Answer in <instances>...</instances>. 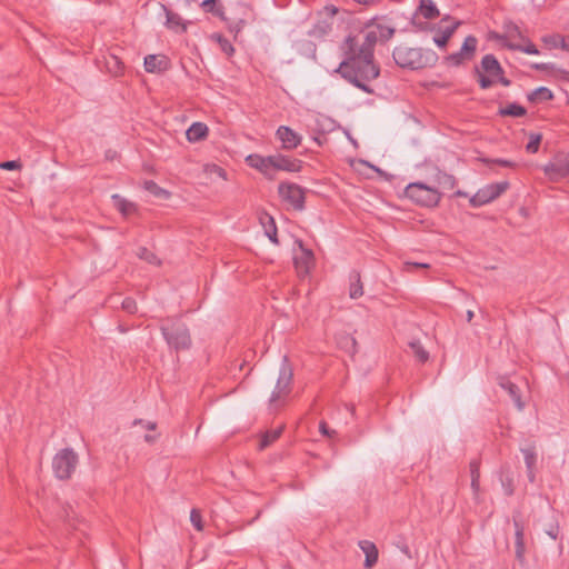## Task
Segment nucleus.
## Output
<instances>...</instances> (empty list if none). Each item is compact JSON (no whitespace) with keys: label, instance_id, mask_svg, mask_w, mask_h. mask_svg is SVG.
I'll return each mask as SVG.
<instances>
[{"label":"nucleus","instance_id":"nucleus-1","mask_svg":"<svg viewBox=\"0 0 569 569\" xmlns=\"http://www.w3.org/2000/svg\"><path fill=\"white\" fill-rule=\"evenodd\" d=\"M341 61L332 71H380L375 63V56L363 48L358 38L349 34L339 46Z\"/></svg>","mask_w":569,"mask_h":569},{"label":"nucleus","instance_id":"nucleus-2","mask_svg":"<svg viewBox=\"0 0 569 569\" xmlns=\"http://www.w3.org/2000/svg\"><path fill=\"white\" fill-rule=\"evenodd\" d=\"M392 57L396 63L405 69L412 71L431 68L437 61V56L433 51L427 50L426 52L417 48L398 47L393 50Z\"/></svg>","mask_w":569,"mask_h":569},{"label":"nucleus","instance_id":"nucleus-3","mask_svg":"<svg viewBox=\"0 0 569 569\" xmlns=\"http://www.w3.org/2000/svg\"><path fill=\"white\" fill-rule=\"evenodd\" d=\"M78 465V455L73 449L59 450L52 460V469L59 479H68L74 472Z\"/></svg>","mask_w":569,"mask_h":569},{"label":"nucleus","instance_id":"nucleus-4","mask_svg":"<svg viewBox=\"0 0 569 569\" xmlns=\"http://www.w3.org/2000/svg\"><path fill=\"white\" fill-rule=\"evenodd\" d=\"M406 196L412 201L427 207H436L441 199L437 189L419 182L410 183L406 188Z\"/></svg>","mask_w":569,"mask_h":569},{"label":"nucleus","instance_id":"nucleus-5","mask_svg":"<svg viewBox=\"0 0 569 569\" xmlns=\"http://www.w3.org/2000/svg\"><path fill=\"white\" fill-rule=\"evenodd\" d=\"M503 33L497 31H489L487 39L498 42L501 47L512 49L517 43L513 40H526L520 28L511 20L503 21Z\"/></svg>","mask_w":569,"mask_h":569},{"label":"nucleus","instance_id":"nucleus-6","mask_svg":"<svg viewBox=\"0 0 569 569\" xmlns=\"http://www.w3.org/2000/svg\"><path fill=\"white\" fill-rule=\"evenodd\" d=\"M508 188L509 183L507 181L487 184L470 198V204L477 208L490 203L505 193Z\"/></svg>","mask_w":569,"mask_h":569},{"label":"nucleus","instance_id":"nucleus-7","mask_svg":"<svg viewBox=\"0 0 569 569\" xmlns=\"http://www.w3.org/2000/svg\"><path fill=\"white\" fill-rule=\"evenodd\" d=\"M280 199L295 210H302L305 206V190L291 182H281L278 186Z\"/></svg>","mask_w":569,"mask_h":569},{"label":"nucleus","instance_id":"nucleus-8","mask_svg":"<svg viewBox=\"0 0 569 569\" xmlns=\"http://www.w3.org/2000/svg\"><path fill=\"white\" fill-rule=\"evenodd\" d=\"M542 170L548 179L553 182L569 179V153L556 154L549 163L543 166Z\"/></svg>","mask_w":569,"mask_h":569},{"label":"nucleus","instance_id":"nucleus-9","mask_svg":"<svg viewBox=\"0 0 569 569\" xmlns=\"http://www.w3.org/2000/svg\"><path fill=\"white\" fill-rule=\"evenodd\" d=\"M477 46L478 39L475 36H468L460 50L447 57L448 66L458 68L463 66L466 62L471 61L476 56Z\"/></svg>","mask_w":569,"mask_h":569},{"label":"nucleus","instance_id":"nucleus-10","mask_svg":"<svg viewBox=\"0 0 569 569\" xmlns=\"http://www.w3.org/2000/svg\"><path fill=\"white\" fill-rule=\"evenodd\" d=\"M295 268L299 277L305 278L310 274L315 267V257L311 250L305 248L301 242L293 253Z\"/></svg>","mask_w":569,"mask_h":569},{"label":"nucleus","instance_id":"nucleus-11","mask_svg":"<svg viewBox=\"0 0 569 569\" xmlns=\"http://www.w3.org/2000/svg\"><path fill=\"white\" fill-rule=\"evenodd\" d=\"M163 335L170 346L176 349H186L190 346V336L188 329L182 325H172L163 328Z\"/></svg>","mask_w":569,"mask_h":569},{"label":"nucleus","instance_id":"nucleus-12","mask_svg":"<svg viewBox=\"0 0 569 569\" xmlns=\"http://www.w3.org/2000/svg\"><path fill=\"white\" fill-rule=\"evenodd\" d=\"M246 163L259 171L268 179H273V154L272 156H261L259 153L248 154L244 159Z\"/></svg>","mask_w":569,"mask_h":569},{"label":"nucleus","instance_id":"nucleus-13","mask_svg":"<svg viewBox=\"0 0 569 569\" xmlns=\"http://www.w3.org/2000/svg\"><path fill=\"white\" fill-rule=\"evenodd\" d=\"M292 381V371L288 365L283 363L279 371L276 388L271 395L270 401L277 402L290 392Z\"/></svg>","mask_w":569,"mask_h":569},{"label":"nucleus","instance_id":"nucleus-14","mask_svg":"<svg viewBox=\"0 0 569 569\" xmlns=\"http://www.w3.org/2000/svg\"><path fill=\"white\" fill-rule=\"evenodd\" d=\"M461 24L460 20H453L450 16H445L440 21V27L433 38L439 48H445L455 31Z\"/></svg>","mask_w":569,"mask_h":569},{"label":"nucleus","instance_id":"nucleus-15","mask_svg":"<svg viewBox=\"0 0 569 569\" xmlns=\"http://www.w3.org/2000/svg\"><path fill=\"white\" fill-rule=\"evenodd\" d=\"M303 162L300 159L284 156L281 153L273 154V174L277 171H284L289 173L300 172Z\"/></svg>","mask_w":569,"mask_h":569},{"label":"nucleus","instance_id":"nucleus-16","mask_svg":"<svg viewBox=\"0 0 569 569\" xmlns=\"http://www.w3.org/2000/svg\"><path fill=\"white\" fill-rule=\"evenodd\" d=\"M379 73H343L345 79L365 92H375V82Z\"/></svg>","mask_w":569,"mask_h":569},{"label":"nucleus","instance_id":"nucleus-17","mask_svg":"<svg viewBox=\"0 0 569 569\" xmlns=\"http://www.w3.org/2000/svg\"><path fill=\"white\" fill-rule=\"evenodd\" d=\"M276 137L286 150L296 149L301 142V136L286 126H281L277 129Z\"/></svg>","mask_w":569,"mask_h":569},{"label":"nucleus","instance_id":"nucleus-18","mask_svg":"<svg viewBox=\"0 0 569 569\" xmlns=\"http://www.w3.org/2000/svg\"><path fill=\"white\" fill-rule=\"evenodd\" d=\"M133 426L139 428L138 432L143 433L146 442L152 445L158 441L160 433L157 430V423L149 420H134Z\"/></svg>","mask_w":569,"mask_h":569},{"label":"nucleus","instance_id":"nucleus-19","mask_svg":"<svg viewBox=\"0 0 569 569\" xmlns=\"http://www.w3.org/2000/svg\"><path fill=\"white\" fill-rule=\"evenodd\" d=\"M208 136L209 127L200 121L193 122L186 131V138L191 143L203 141Z\"/></svg>","mask_w":569,"mask_h":569},{"label":"nucleus","instance_id":"nucleus-20","mask_svg":"<svg viewBox=\"0 0 569 569\" xmlns=\"http://www.w3.org/2000/svg\"><path fill=\"white\" fill-rule=\"evenodd\" d=\"M169 58L163 54H149L144 58V71H167Z\"/></svg>","mask_w":569,"mask_h":569},{"label":"nucleus","instance_id":"nucleus-21","mask_svg":"<svg viewBox=\"0 0 569 569\" xmlns=\"http://www.w3.org/2000/svg\"><path fill=\"white\" fill-rule=\"evenodd\" d=\"M350 167L353 169L355 172H357L359 176L363 178H373L375 173L383 174V172L376 168L375 166H371L370 163L363 161V160H349Z\"/></svg>","mask_w":569,"mask_h":569},{"label":"nucleus","instance_id":"nucleus-22","mask_svg":"<svg viewBox=\"0 0 569 569\" xmlns=\"http://www.w3.org/2000/svg\"><path fill=\"white\" fill-rule=\"evenodd\" d=\"M163 10L166 11L167 21L166 26L168 29L173 30L176 32H186L188 22L183 21L182 18L178 14L172 12L171 10L167 9V7L162 6Z\"/></svg>","mask_w":569,"mask_h":569},{"label":"nucleus","instance_id":"nucleus-23","mask_svg":"<svg viewBox=\"0 0 569 569\" xmlns=\"http://www.w3.org/2000/svg\"><path fill=\"white\" fill-rule=\"evenodd\" d=\"M332 31V21L328 19L318 20L308 34L316 39H323Z\"/></svg>","mask_w":569,"mask_h":569},{"label":"nucleus","instance_id":"nucleus-24","mask_svg":"<svg viewBox=\"0 0 569 569\" xmlns=\"http://www.w3.org/2000/svg\"><path fill=\"white\" fill-rule=\"evenodd\" d=\"M259 221L264 230L266 236L272 241V243L278 244L277 227L273 218L268 213L263 212L260 214Z\"/></svg>","mask_w":569,"mask_h":569},{"label":"nucleus","instance_id":"nucleus-25","mask_svg":"<svg viewBox=\"0 0 569 569\" xmlns=\"http://www.w3.org/2000/svg\"><path fill=\"white\" fill-rule=\"evenodd\" d=\"M359 547L366 556L365 567L372 568L378 560V550L376 546L372 542L365 540L359 542Z\"/></svg>","mask_w":569,"mask_h":569},{"label":"nucleus","instance_id":"nucleus-26","mask_svg":"<svg viewBox=\"0 0 569 569\" xmlns=\"http://www.w3.org/2000/svg\"><path fill=\"white\" fill-rule=\"evenodd\" d=\"M418 12L427 20H433L440 16L439 9L432 0H420Z\"/></svg>","mask_w":569,"mask_h":569},{"label":"nucleus","instance_id":"nucleus-27","mask_svg":"<svg viewBox=\"0 0 569 569\" xmlns=\"http://www.w3.org/2000/svg\"><path fill=\"white\" fill-rule=\"evenodd\" d=\"M516 527V557L518 560L522 561L526 553V545H525V532L523 527L519 525V522L515 521Z\"/></svg>","mask_w":569,"mask_h":569},{"label":"nucleus","instance_id":"nucleus-28","mask_svg":"<svg viewBox=\"0 0 569 569\" xmlns=\"http://www.w3.org/2000/svg\"><path fill=\"white\" fill-rule=\"evenodd\" d=\"M522 453H523L525 462H526V466L528 469L529 480L533 481L535 480L533 469H535L536 461H537V455H536L535 448H532V447L525 448V449H522Z\"/></svg>","mask_w":569,"mask_h":569},{"label":"nucleus","instance_id":"nucleus-29","mask_svg":"<svg viewBox=\"0 0 569 569\" xmlns=\"http://www.w3.org/2000/svg\"><path fill=\"white\" fill-rule=\"evenodd\" d=\"M203 173L207 179L214 181L217 179L227 180L226 171L217 164L208 163L203 166Z\"/></svg>","mask_w":569,"mask_h":569},{"label":"nucleus","instance_id":"nucleus-30","mask_svg":"<svg viewBox=\"0 0 569 569\" xmlns=\"http://www.w3.org/2000/svg\"><path fill=\"white\" fill-rule=\"evenodd\" d=\"M113 206L123 214L130 216L136 211V206L118 194L112 196Z\"/></svg>","mask_w":569,"mask_h":569},{"label":"nucleus","instance_id":"nucleus-31","mask_svg":"<svg viewBox=\"0 0 569 569\" xmlns=\"http://www.w3.org/2000/svg\"><path fill=\"white\" fill-rule=\"evenodd\" d=\"M217 2L218 0H203L200 6L204 12L212 13L213 16L226 20L223 7L217 4Z\"/></svg>","mask_w":569,"mask_h":569},{"label":"nucleus","instance_id":"nucleus-32","mask_svg":"<svg viewBox=\"0 0 569 569\" xmlns=\"http://www.w3.org/2000/svg\"><path fill=\"white\" fill-rule=\"evenodd\" d=\"M282 429V427H279L274 430L267 431L260 439L259 448L266 449L280 437Z\"/></svg>","mask_w":569,"mask_h":569},{"label":"nucleus","instance_id":"nucleus-33","mask_svg":"<svg viewBox=\"0 0 569 569\" xmlns=\"http://www.w3.org/2000/svg\"><path fill=\"white\" fill-rule=\"evenodd\" d=\"M482 71H503L499 61L493 54H486L481 59Z\"/></svg>","mask_w":569,"mask_h":569},{"label":"nucleus","instance_id":"nucleus-34","mask_svg":"<svg viewBox=\"0 0 569 569\" xmlns=\"http://www.w3.org/2000/svg\"><path fill=\"white\" fill-rule=\"evenodd\" d=\"M500 385H501V387L503 389L507 390V392L512 398V400L515 401V403L518 407V409L521 410L523 408V403H522V401L520 399V395H519V390H518L517 386H515L510 381H503Z\"/></svg>","mask_w":569,"mask_h":569},{"label":"nucleus","instance_id":"nucleus-35","mask_svg":"<svg viewBox=\"0 0 569 569\" xmlns=\"http://www.w3.org/2000/svg\"><path fill=\"white\" fill-rule=\"evenodd\" d=\"M380 40L378 31L368 30L365 34L363 41L360 43L363 48L373 53L377 42Z\"/></svg>","mask_w":569,"mask_h":569},{"label":"nucleus","instance_id":"nucleus-36","mask_svg":"<svg viewBox=\"0 0 569 569\" xmlns=\"http://www.w3.org/2000/svg\"><path fill=\"white\" fill-rule=\"evenodd\" d=\"M528 98H529V100H531L533 102H542V101L550 100L552 98V93L548 88L540 87V88L536 89L535 91H532L528 96Z\"/></svg>","mask_w":569,"mask_h":569},{"label":"nucleus","instance_id":"nucleus-37","mask_svg":"<svg viewBox=\"0 0 569 569\" xmlns=\"http://www.w3.org/2000/svg\"><path fill=\"white\" fill-rule=\"evenodd\" d=\"M143 188L159 199H168L170 197L169 192L162 188H160L153 181H146L143 183Z\"/></svg>","mask_w":569,"mask_h":569},{"label":"nucleus","instance_id":"nucleus-38","mask_svg":"<svg viewBox=\"0 0 569 569\" xmlns=\"http://www.w3.org/2000/svg\"><path fill=\"white\" fill-rule=\"evenodd\" d=\"M498 73H477V81L481 88L487 89L497 83Z\"/></svg>","mask_w":569,"mask_h":569},{"label":"nucleus","instance_id":"nucleus-39","mask_svg":"<svg viewBox=\"0 0 569 569\" xmlns=\"http://www.w3.org/2000/svg\"><path fill=\"white\" fill-rule=\"evenodd\" d=\"M528 143L526 146V150L530 153H536L539 149L542 136L540 133H529L528 134Z\"/></svg>","mask_w":569,"mask_h":569},{"label":"nucleus","instance_id":"nucleus-40","mask_svg":"<svg viewBox=\"0 0 569 569\" xmlns=\"http://www.w3.org/2000/svg\"><path fill=\"white\" fill-rule=\"evenodd\" d=\"M523 44L517 43L512 50H519L528 54H538L539 50L537 47L526 37V40H521Z\"/></svg>","mask_w":569,"mask_h":569},{"label":"nucleus","instance_id":"nucleus-41","mask_svg":"<svg viewBox=\"0 0 569 569\" xmlns=\"http://www.w3.org/2000/svg\"><path fill=\"white\" fill-rule=\"evenodd\" d=\"M502 116L521 117L526 113L525 108L518 104H510L506 108L500 109Z\"/></svg>","mask_w":569,"mask_h":569},{"label":"nucleus","instance_id":"nucleus-42","mask_svg":"<svg viewBox=\"0 0 569 569\" xmlns=\"http://www.w3.org/2000/svg\"><path fill=\"white\" fill-rule=\"evenodd\" d=\"M438 183L441 188L446 190H451L456 186V180L453 177L449 174H440L438 178Z\"/></svg>","mask_w":569,"mask_h":569},{"label":"nucleus","instance_id":"nucleus-43","mask_svg":"<svg viewBox=\"0 0 569 569\" xmlns=\"http://www.w3.org/2000/svg\"><path fill=\"white\" fill-rule=\"evenodd\" d=\"M375 30L378 31L381 41L389 40L395 33L392 28L382 24H377Z\"/></svg>","mask_w":569,"mask_h":569},{"label":"nucleus","instance_id":"nucleus-44","mask_svg":"<svg viewBox=\"0 0 569 569\" xmlns=\"http://www.w3.org/2000/svg\"><path fill=\"white\" fill-rule=\"evenodd\" d=\"M217 41L220 44L221 50L224 53H227L228 56H230L234 51L230 41L227 38L222 37L221 34L217 36Z\"/></svg>","mask_w":569,"mask_h":569},{"label":"nucleus","instance_id":"nucleus-45","mask_svg":"<svg viewBox=\"0 0 569 569\" xmlns=\"http://www.w3.org/2000/svg\"><path fill=\"white\" fill-rule=\"evenodd\" d=\"M190 521H191L192 526L198 531H201L203 529L202 518H201V515H200V512L198 510H196V509L191 510Z\"/></svg>","mask_w":569,"mask_h":569},{"label":"nucleus","instance_id":"nucleus-46","mask_svg":"<svg viewBox=\"0 0 569 569\" xmlns=\"http://www.w3.org/2000/svg\"><path fill=\"white\" fill-rule=\"evenodd\" d=\"M411 348L413 350V353L415 356L420 360V361H426L428 359V353L427 351L419 345V343H411Z\"/></svg>","mask_w":569,"mask_h":569},{"label":"nucleus","instance_id":"nucleus-47","mask_svg":"<svg viewBox=\"0 0 569 569\" xmlns=\"http://www.w3.org/2000/svg\"><path fill=\"white\" fill-rule=\"evenodd\" d=\"M556 38H562V36L560 34H552V36H546L543 37V42L550 47H553V48H560L561 47V42L557 41Z\"/></svg>","mask_w":569,"mask_h":569},{"label":"nucleus","instance_id":"nucleus-48","mask_svg":"<svg viewBox=\"0 0 569 569\" xmlns=\"http://www.w3.org/2000/svg\"><path fill=\"white\" fill-rule=\"evenodd\" d=\"M0 168L3 170H20L21 163L18 161H6L0 163Z\"/></svg>","mask_w":569,"mask_h":569},{"label":"nucleus","instance_id":"nucleus-49","mask_svg":"<svg viewBox=\"0 0 569 569\" xmlns=\"http://www.w3.org/2000/svg\"><path fill=\"white\" fill-rule=\"evenodd\" d=\"M323 12L330 18L332 21L333 17L338 13V8L333 4H328L323 8Z\"/></svg>","mask_w":569,"mask_h":569},{"label":"nucleus","instance_id":"nucleus-50","mask_svg":"<svg viewBox=\"0 0 569 569\" xmlns=\"http://www.w3.org/2000/svg\"><path fill=\"white\" fill-rule=\"evenodd\" d=\"M122 306L128 312L132 313L137 311V306L133 300L127 299L123 301Z\"/></svg>","mask_w":569,"mask_h":569},{"label":"nucleus","instance_id":"nucleus-51","mask_svg":"<svg viewBox=\"0 0 569 569\" xmlns=\"http://www.w3.org/2000/svg\"><path fill=\"white\" fill-rule=\"evenodd\" d=\"M362 287L360 284H355L351 288L350 296L351 298H359L362 296Z\"/></svg>","mask_w":569,"mask_h":569},{"label":"nucleus","instance_id":"nucleus-52","mask_svg":"<svg viewBox=\"0 0 569 569\" xmlns=\"http://www.w3.org/2000/svg\"><path fill=\"white\" fill-rule=\"evenodd\" d=\"M556 40L561 42V49L569 52V36H562V38H556Z\"/></svg>","mask_w":569,"mask_h":569},{"label":"nucleus","instance_id":"nucleus-53","mask_svg":"<svg viewBox=\"0 0 569 569\" xmlns=\"http://www.w3.org/2000/svg\"><path fill=\"white\" fill-rule=\"evenodd\" d=\"M412 268H428V264L426 263H418V262H406L405 269L407 271H410Z\"/></svg>","mask_w":569,"mask_h":569},{"label":"nucleus","instance_id":"nucleus-54","mask_svg":"<svg viewBox=\"0 0 569 569\" xmlns=\"http://www.w3.org/2000/svg\"><path fill=\"white\" fill-rule=\"evenodd\" d=\"M246 24V20L244 19H239L234 27H230V30L231 31H234L236 33H238Z\"/></svg>","mask_w":569,"mask_h":569},{"label":"nucleus","instance_id":"nucleus-55","mask_svg":"<svg viewBox=\"0 0 569 569\" xmlns=\"http://www.w3.org/2000/svg\"><path fill=\"white\" fill-rule=\"evenodd\" d=\"M357 3L363 4L366 7H371L377 3V0H353Z\"/></svg>","mask_w":569,"mask_h":569},{"label":"nucleus","instance_id":"nucleus-56","mask_svg":"<svg viewBox=\"0 0 569 569\" xmlns=\"http://www.w3.org/2000/svg\"><path fill=\"white\" fill-rule=\"evenodd\" d=\"M320 431L322 435H326V436H331L335 432V431H330L328 426L325 422H322L320 425Z\"/></svg>","mask_w":569,"mask_h":569},{"label":"nucleus","instance_id":"nucleus-57","mask_svg":"<svg viewBox=\"0 0 569 569\" xmlns=\"http://www.w3.org/2000/svg\"><path fill=\"white\" fill-rule=\"evenodd\" d=\"M500 82L503 86H508L509 81L505 79L503 77H500V73H498L497 83Z\"/></svg>","mask_w":569,"mask_h":569},{"label":"nucleus","instance_id":"nucleus-58","mask_svg":"<svg viewBox=\"0 0 569 569\" xmlns=\"http://www.w3.org/2000/svg\"><path fill=\"white\" fill-rule=\"evenodd\" d=\"M496 162L498 164L505 166V167H511L512 166V163L510 161H507V160H497Z\"/></svg>","mask_w":569,"mask_h":569},{"label":"nucleus","instance_id":"nucleus-59","mask_svg":"<svg viewBox=\"0 0 569 569\" xmlns=\"http://www.w3.org/2000/svg\"><path fill=\"white\" fill-rule=\"evenodd\" d=\"M473 316H475V315H473V311L469 310V311L467 312V321H468V322H470V321L472 320Z\"/></svg>","mask_w":569,"mask_h":569},{"label":"nucleus","instance_id":"nucleus-60","mask_svg":"<svg viewBox=\"0 0 569 569\" xmlns=\"http://www.w3.org/2000/svg\"><path fill=\"white\" fill-rule=\"evenodd\" d=\"M533 67H535L536 69L547 70V64H545V63H541V64H535Z\"/></svg>","mask_w":569,"mask_h":569},{"label":"nucleus","instance_id":"nucleus-61","mask_svg":"<svg viewBox=\"0 0 569 569\" xmlns=\"http://www.w3.org/2000/svg\"><path fill=\"white\" fill-rule=\"evenodd\" d=\"M471 485H472V488H473L475 490H477V489H478V481H477V478H476V477H473V479H472V483H471Z\"/></svg>","mask_w":569,"mask_h":569},{"label":"nucleus","instance_id":"nucleus-62","mask_svg":"<svg viewBox=\"0 0 569 569\" xmlns=\"http://www.w3.org/2000/svg\"><path fill=\"white\" fill-rule=\"evenodd\" d=\"M456 194H457L458 197H466V196H467V194H466L465 192H462V191H458Z\"/></svg>","mask_w":569,"mask_h":569},{"label":"nucleus","instance_id":"nucleus-63","mask_svg":"<svg viewBox=\"0 0 569 569\" xmlns=\"http://www.w3.org/2000/svg\"><path fill=\"white\" fill-rule=\"evenodd\" d=\"M473 71H475V72H478V71H479V68L476 66Z\"/></svg>","mask_w":569,"mask_h":569}]
</instances>
